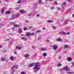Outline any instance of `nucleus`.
Instances as JSON below:
<instances>
[{
  "instance_id": "1",
  "label": "nucleus",
  "mask_w": 74,
  "mask_h": 74,
  "mask_svg": "<svg viewBox=\"0 0 74 74\" xmlns=\"http://www.w3.org/2000/svg\"><path fill=\"white\" fill-rule=\"evenodd\" d=\"M38 63H39L38 62L32 63L29 64V66L30 67L34 66L33 68L34 70H35L34 71V72H36V71H37V70H38V69H40V68L39 67V66H40V65L38 64Z\"/></svg>"
},
{
  "instance_id": "2",
  "label": "nucleus",
  "mask_w": 74,
  "mask_h": 74,
  "mask_svg": "<svg viewBox=\"0 0 74 74\" xmlns=\"http://www.w3.org/2000/svg\"><path fill=\"white\" fill-rule=\"evenodd\" d=\"M63 69L64 70H65V71H69L70 70V69H68V67L67 66H65Z\"/></svg>"
},
{
  "instance_id": "3",
  "label": "nucleus",
  "mask_w": 74,
  "mask_h": 74,
  "mask_svg": "<svg viewBox=\"0 0 74 74\" xmlns=\"http://www.w3.org/2000/svg\"><path fill=\"white\" fill-rule=\"evenodd\" d=\"M20 14H18L16 15V17L15 18H9L10 20H12L13 19H15V18H18V16H19L20 15Z\"/></svg>"
},
{
  "instance_id": "4",
  "label": "nucleus",
  "mask_w": 74,
  "mask_h": 74,
  "mask_svg": "<svg viewBox=\"0 0 74 74\" xmlns=\"http://www.w3.org/2000/svg\"><path fill=\"white\" fill-rule=\"evenodd\" d=\"M18 66L17 65H15L11 67L12 70H14V68L16 69H18Z\"/></svg>"
},
{
  "instance_id": "5",
  "label": "nucleus",
  "mask_w": 74,
  "mask_h": 74,
  "mask_svg": "<svg viewBox=\"0 0 74 74\" xmlns=\"http://www.w3.org/2000/svg\"><path fill=\"white\" fill-rule=\"evenodd\" d=\"M4 8H2L1 10V14H4Z\"/></svg>"
},
{
  "instance_id": "6",
  "label": "nucleus",
  "mask_w": 74,
  "mask_h": 74,
  "mask_svg": "<svg viewBox=\"0 0 74 74\" xmlns=\"http://www.w3.org/2000/svg\"><path fill=\"white\" fill-rule=\"evenodd\" d=\"M9 59L11 61H13V60H14V58L12 56L10 57Z\"/></svg>"
},
{
  "instance_id": "7",
  "label": "nucleus",
  "mask_w": 74,
  "mask_h": 74,
  "mask_svg": "<svg viewBox=\"0 0 74 74\" xmlns=\"http://www.w3.org/2000/svg\"><path fill=\"white\" fill-rule=\"evenodd\" d=\"M53 49H54V50H56V49L58 48V47L55 45H54L53 46Z\"/></svg>"
},
{
  "instance_id": "8",
  "label": "nucleus",
  "mask_w": 74,
  "mask_h": 74,
  "mask_svg": "<svg viewBox=\"0 0 74 74\" xmlns=\"http://www.w3.org/2000/svg\"><path fill=\"white\" fill-rule=\"evenodd\" d=\"M20 12L23 14H24L25 12V10H21L20 11Z\"/></svg>"
},
{
  "instance_id": "9",
  "label": "nucleus",
  "mask_w": 74,
  "mask_h": 74,
  "mask_svg": "<svg viewBox=\"0 0 74 74\" xmlns=\"http://www.w3.org/2000/svg\"><path fill=\"white\" fill-rule=\"evenodd\" d=\"M5 58H1V62H4L5 60Z\"/></svg>"
},
{
  "instance_id": "10",
  "label": "nucleus",
  "mask_w": 74,
  "mask_h": 74,
  "mask_svg": "<svg viewBox=\"0 0 74 74\" xmlns=\"http://www.w3.org/2000/svg\"><path fill=\"white\" fill-rule=\"evenodd\" d=\"M24 56L25 58H28L29 56H30V55L29 54H27L24 55Z\"/></svg>"
},
{
  "instance_id": "11",
  "label": "nucleus",
  "mask_w": 74,
  "mask_h": 74,
  "mask_svg": "<svg viewBox=\"0 0 74 74\" xmlns=\"http://www.w3.org/2000/svg\"><path fill=\"white\" fill-rule=\"evenodd\" d=\"M64 47L65 49H66L67 48H69V46L66 45H64Z\"/></svg>"
},
{
  "instance_id": "12",
  "label": "nucleus",
  "mask_w": 74,
  "mask_h": 74,
  "mask_svg": "<svg viewBox=\"0 0 74 74\" xmlns=\"http://www.w3.org/2000/svg\"><path fill=\"white\" fill-rule=\"evenodd\" d=\"M66 73H67V74H74V72H69V71H66Z\"/></svg>"
},
{
  "instance_id": "13",
  "label": "nucleus",
  "mask_w": 74,
  "mask_h": 74,
  "mask_svg": "<svg viewBox=\"0 0 74 74\" xmlns=\"http://www.w3.org/2000/svg\"><path fill=\"white\" fill-rule=\"evenodd\" d=\"M22 48V47H19L18 46H16V49L19 50L21 49Z\"/></svg>"
},
{
  "instance_id": "14",
  "label": "nucleus",
  "mask_w": 74,
  "mask_h": 74,
  "mask_svg": "<svg viewBox=\"0 0 74 74\" xmlns=\"http://www.w3.org/2000/svg\"><path fill=\"white\" fill-rule=\"evenodd\" d=\"M41 50L42 51H46L47 50V49L45 48H41Z\"/></svg>"
},
{
  "instance_id": "15",
  "label": "nucleus",
  "mask_w": 74,
  "mask_h": 74,
  "mask_svg": "<svg viewBox=\"0 0 74 74\" xmlns=\"http://www.w3.org/2000/svg\"><path fill=\"white\" fill-rule=\"evenodd\" d=\"M29 36H30V32H28L26 33V36H27V37H28Z\"/></svg>"
},
{
  "instance_id": "16",
  "label": "nucleus",
  "mask_w": 74,
  "mask_h": 74,
  "mask_svg": "<svg viewBox=\"0 0 74 74\" xmlns=\"http://www.w3.org/2000/svg\"><path fill=\"white\" fill-rule=\"evenodd\" d=\"M67 60L69 62H70V61H71L72 59L71 58L69 57L67 58Z\"/></svg>"
},
{
  "instance_id": "17",
  "label": "nucleus",
  "mask_w": 74,
  "mask_h": 74,
  "mask_svg": "<svg viewBox=\"0 0 74 74\" xmlns=\"http://www.w3.org/2000/svg\"><path fill=\"white\" fill-rule=\"evenodd\" d=\"M14 27H19L20 26V25H17V24H15L14 25Z\"/></svg>"
},
{
  "instance_id": "18",
  "label": "nucleus",
  "mask_w": 74,
  "mask_h": 74,
  "mask_svg": "<svg viewBox=\"0 0 74 74\" xmlns=\"http://www.w3.org/2000/svg\"><path fill=\"white\" fill-rule=\"evenodd\" d=\"M53 22V21L51 20L47 21V22L48 23H52Z\"/></svg>"
},
{
  "instance_id": "19",
  "label": "nucleus",
  "mask_w": 74,
  "mask_h": 74,
  "mask_svg": "<svg viewBox=\"0 0 74 74\" xmlns=\"http://www.w3.org/2000/svg\"><path fill=\"white\" fill-rule=\"evenodd\" d=\"M56 41H58L59 42H60L61 41V39L60 38H58L56 39Z\"/></svg>"
},
{
  "instance_id": "20",
  "label": "nucleus",
  "mask_w": 74,
  "mask_h": 74,
  "mask_svg": "<svg viewBox=\"0 0 74 74\" xmlns=\"http://www.w3.org/2000/svg\"><path fill=\"white\" fill-rule=\"evenodd\" d=\"M22 1V0H19V1H18L17 3L18 4H21Z\"/></svg>"
},
{
  "instance_id": "21",
  "label": "nucleus",
  "mask_w": 74,
  "mask_h": 74,
  "mask_svg": "<svg viewBox=\"0 0 74 74\" xmlns=\"http://www.w3.org/2000/svg\"><path fill=\"white\" fill-rule=\"evenodd\" d=\"M15 18V15H14V14H12L11 16V17L10 18Z\"/></svg>"
},
{
  "instance_id": "22",
  "label": "nucleus",
  "mask_w": 74,
  "mask_h": 74,
  "mask_svg": "<svg viewBox=\"0 0 74 74\" xmlns=\"http://www.w3.org/2000/svg\"><path fill=\"white\" fill-rule=\"evenodd\" d=\"M14 72H15V71H14V69H12L11 71V74H14Z\"/></svg>"
},
{
  "instance_id": "23",
  "label": "nucleus",
  "mask_w": 74,
  "mask_h": 74,
  "mask_svg": "<svg viewBox=\"0 0 74 74\" xmlns=\"http://www.w3.org/2000/svg\"><path fill=\"white\" fill-rule=\"evenodd\" d=\"M18 32H19V33H22V29H20L18 30Z\"/></svg>"
},
{
  "instance_id": "24",
  "label": "nucleus",
  "mask_w": 74,
  "mask_h": 74,
  "mask_svg": "<svg viewBox=\"0 0 74 74\" xmlns=\"http://www.w3.org/2000/svg\"><path fill=\"white\" fill-rule=\"evenodd\" d=\"M34 33L33 32L31 33H30V36H34Z\"/></svg>"
},
{
  "instance_id": "25",
  "label": "nucleus",
  "mask_w": 74,
  "mask_h": 74,
  "mask_svg": "<svg viewBox=\"0 0 74 74\" xmlns=\"http://www.w3.org/2000/svg\"><path fill=\"white\" fill-rule=\"evenodd\" d=\"M42 3V1L41 0H39V2L38 3V4H40Z\"/></svg>"
},
{
  "instance_id": "26",
  "label": "nucleus",
  "mask_w": 74,
  "mask_h": 74,
  "mask_svg": "<svg viewBox=\"0 0 74 74\" xmlns=\"http://www.w3.org/2000/svg\"><path fill=\"white\" fill-rule=\"evenodd\" d=\"M62 66V64H58V67H60V66Z\"/></svg>"
},
{
  "instance_id": "27",
  "label": "nucleus",
  "mask_w": 74,
  "mask_h": 74,
  "mask_svg": "<svg viewBox=\"0 0 74 74\" xmlns=\"http://www.w3.org/2000/svg\"><path fill=\"white\" fill-rule=\"evenodd\" d=\"M47 54L46 53H44L43 54V56H44L45 57L46 56H47Z\"/></svg>"
},
{
  "instance_id": "28",
  "label": "nucleus",
  "mask_w": 74,
  "mask_h": 74,
  "mask_svg": "<svg viewBox=\"0 0 74 74\" xmlns=\"http://www.w3.org/2000/svg\"><path fill=\"white\" fill-rule=\"evenodd\" d=\"M6 14H10V11H8L6 12Z\"/></svg>"
},
{
  "instance_id": "29",
  "label": "nucleus",
  "mask_w": 74,
  "mask_h": 74,
  "mask_svg": "<svg viewBox=\"0 0 74 74\" xmlns=\"http://www.w3.org/2000/svg\"><path fill=\"white\" fill-rule=\"evenodd\" d=\"M9 61V59H6V60H5V62L6 63H7V62H8Z\"/></svg>"
},
{
  "instance_id": "30",
  "label": "nucleus",
  "mask_w": 74,
  "mask_h": 74,
  "mask_svg": "<svg viewBox=\"0 0 74 74\" xmlns=\"http://www.w3.org/2000/svg\"><path fill=\"white\" fill-rule=\"evenodd\" d=\"M61 34H66V33L64 32H61Z\"/></svg>"
},
{
  "instance_id": "31",
  "label": "nucleus",
  "mask_w": 74,
  "mask_h": 74,
  "mask_svg": "<svg viewBox=\"0 0 74 74\" xmlns=\"http://www.w3.org/2000/svg\"><path fill=\"white\" fill-rule=\"evenodd\" d=\"M37 3H34V7H36V6H37Z\"/></svg>"
},
{
  "instance_id": "32",
  "label": "nucleus",
  "mask_w": 74,
  "mask_h": 74,
  "mask_svg": "<svg viewBox=\"0 0 74 74\" xmlns=\"http://www.w3.org/2000/svg\"><path fill=\"white\" fill-rule=\"evenodd\" d=\"M21 74H26L25 72H24V71L22 72L21 73Z\"/></svg>"
},
{
  "instance_id": "33",
  "label": "nucleus",
  "mask_w": 74,
  "mask_h": 74,
  "mask_svg": "<svg viewBox=\"0 0 74 74\" xmlns=\"http://www.w3.org/2000/svg\"><path fill=\"white\" fill-rule=\"evenodd\" d=\"M60 71H63V70H64V69L63 68H62L61 69H60L59 70Z\"/></svg>"
},
{
  "instance_id": "34",
  "label": "nucleus",
  "mask_w": 74,
  "mask_h": 74,
  "mask_svg": "<svg viewBox=\"0 0 74 74\" xmlns=\"http://www.w3.org/2000/svg\"><path fill=\"white\" fill-rule=\"evenodd\" d=\"M40 32L41 31L40 30H37L36 31V33H40Z\"/></svg>"
},
{
  "instance_id": "35",
  "label": "nucleus",
  "mask_w": 74,
  "mask_h": 74,
  "mask_svg": "<svg viewBox=\"0 0 74 74\" xmlns=\"http://www.w3.org/2000/svg\"><path fill=\"white\" fill-rule=\"evenodd\" d=\"M3 26V24H0V27H2V26Z\"/></svg>"
},
{
  "instance_id": "36",
  "label": "nucleus",
  "mask_w": 74,
  "mask_h": 74,
  "mask_svg": "<svg viewBox=\"0 0 74 74\" xmlns=\"http://www.w3.org/2000/svg\"><path fill=\"white\" fill-rule=\"evenodd\" d=\"M53 29H56V27L54 26L53 27Z\"/></svg>"
},
{
  "instance_id": "37",
  "label": "nucleus",
  "mask_w": 74,
  "mask_h": 74,
  "mask_svg": "<svg viewBox=\"0 0 74 74\" xmlns=\"http://www.w3.org/2000/svg\"><path fill=\"white\" fill-rule=\"evenodd\" d=\"M46 42H49V40L48 39L46 40Z\"/></svg>"
},
{
  "instance_id": "38",
  "label": "nucleus",
  "mask_w": 74,
  "mask_h": 74,
  "mask_svg": "<svg viewBox=\"0 0 74 74\" xmlns=\"http://www.w3.org/2000/svg\"><path fill=\"white\" fill-rule=\"evenodd\" d=\"M67 23V21H66L65 22V25H66Z\"/></svg>"
},
{
  "instance_id": "39",
  "label": "nucleus",
  "mask_w": 74,
  "mask_h": 74,
  "mask_svg": "<svg viewBox=\"0 0 74 74\" xmlns=\"http://www.w3.org/2000/svg\"><path fill=\"white\" fill-rule=\"evenodd\" d=\"M37 17H39L40 16V15L39 14H37L36 15Z\"/></svg>"
},
{
  "instance_id": "40",
  "label": "nucleus",
  "mask_w": 74,
  "mask_h": 74,
  "mask_svg": "<svg viewBox=\"0 0 74 74\" xmlns=\"http://www.w3.org/2000/svg\"><path fill=\"white\" fill-rule=\"evenodd\" d=\"M19 8H18V7H17V8H16V10H19Z\"/></svg>"
},
{
  "instance_id": "41",
  "label": "nucleus",
  "mask_w": 74,
  "mask_h": 74,
  "mask_svg": "<svg viewBox=\"0 0 74 74\" xmlns=\"http://www.w3.org/2000/svg\"><path fill=\"white\" fill-rule=\"evenodd\" d=\"M57 10H60V8H57Z\"/></svg>"
},
{
  "instance_id": "42",
  "label": "nucleus",
  "mask_w": 74,
  "mask_h": 74,
  "mask_svg": "<svg viewBox=\"0 0 74 74\" xmlns=\"http://www.w3.org/2000/svg\"><path fill=\"white\" fill-rule=\"evenodd\" d=\"M51 10H53V9H54V7H51Z\"/></svg>"
},
{
  "instance_id": "43",
  "label": "nucleus",
  "mask_w": 74,
  "mask_h": 74,
  "mask_svg": "<svg viewBox=\"0 0 74 74\" xmlns=\"http://www.w3.org/2000/svg\"><path fill=\"white\" fill-rule=\"evenodd\" d=\"M21 40H25V38H24V37H23L22 38H21Z\"/></svg>"
},
{
  "instance_id": "44",
  "label": "nucleus",
  "mask_w": 74,
  "mask_h": 74,
  "mask_svg": "<svg viewBox=\"0 0 74 74\" xmlns=\"http://www.w3.org/2000/svg\"><path fill=\"white\" fill-rule=\"evenodd\" d=\"M9 39L7 38L6 40V41H9Z\"/></svg>"
},
{
  "instance_id": "45",
  "label": "nucleus",
  "mask_w": 74,
  "mask_h": 74,
  "mask_svg": "<svg viewBox=\"0 0 74 74\" xmlns=\"http://www.w3.org/2000/svg\"><path fill=\"white\" fill-rule=\"evenodd\" d=\"M3 47V46L2 45H0V48Z\"/></svg>"
},
{
  "instance_id": "46",
  "label": "nucleus",
  "mask_w": 74,
  "mask_h": 74,
  "mask_svg": "<svg viewBox=\"0 0 74 74\" xmlns=\"http://www.w3.org/2000/svg\"><path fill=\"white\" fill-rule=\"evenodd\" d=\"M42 29L43 30H45V27H44L42 28Z\"/></svg>"
},
{
  "instance_id": "47",
  "label": "nucleus",
  "mask_w": 74,
  "mask_h": 74,
  "mask_svg": "<svg viewBox=\"0 0 74 74\" xmlns=\"http://www.w3.org/2000/svg\"><path fill=\"white\" fill-rule=\"evenodd\" d=\"M63 5H66V2H64L63 3Z\"/></svg>"
},
{
  "instance_id": "48",
  "label": "nucleus",
  "mask_w": 74,
  "mask_h": 74,
  "mask_svg": "<svg viewBox=\"0 0 74 74\" xmlns=\"http://www.w3.org/2000/svg\"><path fill=\"white\" fill-rule=\"evenodd\" d=\"M27 29V28H24V30H26Z\"/></svg>"
},
{
  "instance_id": "49",
  "label": "nucleus",
  "mask_w": 74,
  "mask_h": 74,
  "mask_svg": "<svg viewBox=\"0 0 74 74\" xmlns=\"http://www.w3.org/2000/svg\"><path fill=\"white\" fill-rule=\"evenodd\" d=\"M3 74H7V73L6 72H5L3 73Z\"/></svg>"
},
{
  "instance_id": "50",
  "label": "nucleus",
  "mask_w": 74,
  "mask_h": 74,
  "mask_svg": "<svg viewBox=\"0 0 74 74\" xmlns=\"http://www.w3.org/2000/svg\"><path fill=\"white\" fill-rule=\"evenodd\" d=\"M28 22H29V21H28V20H26V23H28Z\"/></svg>"
},
{
  "instance_id": "51",
  "label": "nucleus",
  "mask_w": 74,
  "mask_h": 74,
  "mask_svg": "<svg viewBox=\"0 0 74 74\" xmlns=\"http://www.w3.org/2000/svg\"><path fill=\"white\" fill-rule=\"evenodd\" d=\"M72 65L73 66H74V62H72Z\"/></svg>"
},
{
  "instance_id": "52",
  "label": "nucleus",
  "mask_w": 74,
  "mask_h": 74,
  "mask_svg": "<svg viewBox=\"0 0 74 74\" xmlns=\"http://www.w3.org/2000/svg\"><path fill=\"white\" fill-rule=\"evenodd\" d=\"M32 48H33V49H35V47H34V46H33V47H32Z\"/></svg>"
},
{
  "instance_id": "53",
  "label": "nucleus",
  "mask_w": 74,
  "mask_h": 74,
  "mask_svg": "<svg viewBox=\"0 0 74 74\" xmlns=\"http://www.w3.org/2000/svg\"><path fill=\"white\" fill-rule=\"evenodd\" d=\"M5 1L6 2H8V1H8V0H5Z\"/></svg>"
},
{
  "instance_id": "54",
  "label": "nucleus",
  "mask_w": 74,
  "mask_h": 74,
  "mask_svg": "<svg viewBox=\"0 0 74 74\" xmlns=\"http://www.w3.org/2000/svg\"><path fill=\"white\" fill-rule=\"evenodd\" d=\"M32 27L31 26H30V27H29V29H31L32 28Z\"/></svg>"
},
{
  "instance_id": "55",
  "label": "nucleus",
  "mask_w": 74,
  "mask_h": 74,
  "mask_svg": "<svg viewBox=\"0 0 74 74\" xmlns=\"http://www.w3.org/2000/svg\"><path fill=\"white\" fill-rule=\"evenodd\" d=\"M36 56V54H35L33 55V56Z\"/></svg>"
},
{
  "instance_id": "56",
  "label": "nucleus",
  "mask_w": 74,
  "mask_h": 74,
  "mask_svg": "<svg viewBox=\"0 0 74 74\" xmlns=\"http://www.w3.org/2000/svg\"><path fill=\"white\" fill-rule=\"evenodd\" d=\"M14 54H16V51L14 52Z\"/></svg>"
},
{
  "instance_id": "57",
  "label": "nucleus",
  "mask_w": 74,
  "mask_h": 74,
  "mask_svg": "<svg viewBox=\"0 0 74 74\" xmlns=\"http://www.w3.org/2000/svg\"><path fill=\"white\" fill-rule=\"evenodd\" d=\"M67 34H68V35L70 34V33H69V32H68L67 33Z\"/></svg>"
},
{
  "instance_id": "58",
  "label": "nucleus",
  "mask_w": 74,
  "mask_h": 74,
  "mask_svg": "<svg viewBox=\"0 0 74 74\" xmlns=\"http://www.w3.org/2000/svg\"><path fill=\"white\" fill-rule=\"evenodd\" d=\"M12 43H13L12 42H11L10 43V44H12Z\"/></svg>"
},
{
  "instance_id": "59",
  "label": "nucleus",
  "mask_w": 74,
  "mask_h": 74,
  "mask_svg": "<svg viewBox=\"0 0 74 74\" xmlns=\"http://www.w3.org/2000/svg\"><path fill=\"white\" fill-rule=\"evenodd\" d=\"M47 0V1L48 0V1H52V0Z\"/></svg>"
},
{
  "instance_id": "60",
  "label": "nucleus",
  "mask_w": 74,
  "mask_h": 74,
  "mask_svg": "<svg viewBox=\"0 0 74 74\" xmlns=\"http://www.w3.org/2000/svg\"><path fill=\"white\" fill-rule=\"evenodd\" d=\"M73 18H74V14H73Z\"/></svg>"
},
{
  "instance_id": "61",
  "label": "nucleus",
  "mask_w": 74,
  "mask_h": 74,
  "mask_svg": "<svg viewBox=\"0 0 74 74\" xmlns=\"http://www.w3.org/2000/svg\"><path fill=\"white\" fill-rule=\"evenodd\" d=\"M55 3L56 4H57V2H55Z\"/></svg>"
},
{
  "instance_id": "62",
  "label": "nucleus",
  "mask_w": 74,
  "mask_h": 74,
  "mask_svg": "<svg viewBox=\"0 0 74 74\" xmlns=\"http://www.w3.org/2000/svg\"><path fill=\"white\" fill-rule=\"evenodd\" d=\"M59 59H61V57H59Z\"/></svg>"
},
{
  "instance_id": "63",
  "label": "nucleus",
  "mask_w": 74,
  "mask_h": 74,
  "mask_svg": "<svg viewBox=\"0 0 74 74\" xmlns=\"http://www.w3.org/2000/svg\"><path fill=\"white\" fill-rule=\"evenodd\" d=\"M21 36H24V35H23V34H21Z\"/></svg>"
},
{
  "instance_id": "64",
  "label": "nucleus",
  "mask_w": 74,
  "mask_h": 74,
  "mask_svg": "<svg viewBox=\"0 0 74 74\" xmlns=\"http://www.w3.org/2000/svg\"><path fill=\"white\" fill-rule=\"evenodd\" d=\"M24 40H25V41H26V40H27V39H24Z\"/></svg>"
}]
</instances>
